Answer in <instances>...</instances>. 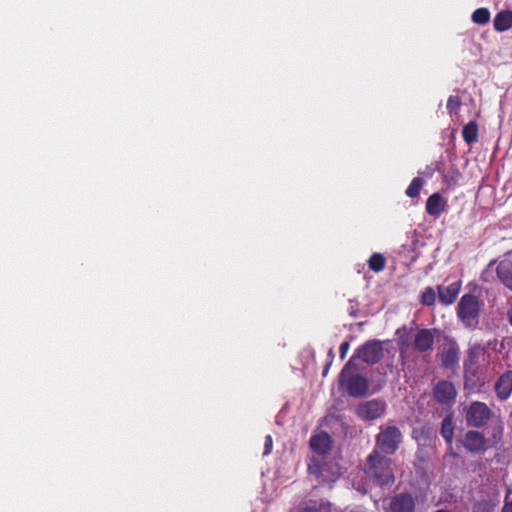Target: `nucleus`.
<instances>
[{"mask_svg": "<svg viewBox=\"0 0 512 512\" xmlns=\"http://www.w3.org/2000/svg\"><path fill=\"white\" fill-rule=\"evenodd\" d=\"M392 460L386 455H381L376 449L367 457L364 467L366 476L379 486H386L395 481Z\"/></svg>", "mask_w": 512, "mask_h": 512, "instance_id": "obj_1", "label": "nucleus"}, {"mask_svg": "<svg viewBox=\"0 0 512 512\" xmlns=\"http://www.w3.org/2000/svg\"><path fill=\"white\" fill-rule=\"evenodd\" d=\"M355 369L356 365L353 363V359H349L341 370L339 384L346 389L349 396L360 398L368 392L369 382L367 377L361 374H351V371Z\"/></svg>", "mask_w": 512, "mask_h": 512, "instance_id": "obj_2", "label": "nucleus"}, {"mask_svg": "<svg viewBox=\"0 0 512 512\" xmlns=\"http://www.w3.org/2000/svg\"><path fill=\"white\" fill-rule=\"evenodd\" d=\"M481 302L473 294H464L456 307L457 317L467 329H475L479 324Z\"/></svg>", "mask_w": 512, "mask_h": 512, "instance_id": "obj_3", "label": "nucleus"}, {"mask_svg": "<svg viewBox=\"0 0 512 512\" xmlns=\"http://www.w3.org/2000/svg\"><path fill=\"white\" fill-rule=\"evenodd\" d=\"M402 443V433L397 426H380V432L376 435L375 444L386 455L394 454Z\"/></svg>", "mask_w": 512, "mask_h": 512, "instance_id": "obj_4", "label": "nucleus"}, {"mask_svg": "<svg viewBox=\"0 0 512 512\" xmlns=\"http://www.w3.org/2000/svg\"><path fill=\"white\" fill-rule=\"evenodd\" d=\"M492 410L480 401L471 402L466 411V423L470 427L481 428L491 419Z\"/></svg>", "mask_w": 512, "mask_h": 512, "instance_id": "obj_5", "label": "nucleus"}, {"mask_svg": "<svg viewBox=\"0 0 512 512\" xmlns=\"http://www.w3.org/2000/svg\"><path fill=\"white\" fill-rule=\"evenodd\" d=\"M383 357L382 342L377 339L368 340L361 345L350 359L353 361L358 358L367 364H376Z\"/></svg>", "mask_w": 512, "mask_h": 512, "instance_id": "obj_6", "label": "nucleus"}, {"mask_svg": "<svg viewBox=\"0 0 512 512\" xmlns=\"http://www.w3.org/2000/svg\"><path fill=\"white\" fill-rule=\"evenodd\" d=\"M417 497L411 492L404 491L389 498L385 512H416Z\"/></svg>", "mask_w": 512, "mask_h": 512, "instance_id": "obj_7", "label": "nucleus"}, {"mask_svg": "<svg viewBox=\"0 0 512 512\" xmlns=\"http://www.w3.org/2000/svg\"><path fill=\"white\" fill-rule=\"evenodd\" d=\"M308 473L315 476L316 480L320 483L334 482L339 476L336 466L317 459H311L308 464Z\"/></svg>", "mask_w": 512, "mask_h": 512, "instance_id": "obj_8", "label": "nucleus"}, {"mask_svg": "<svg viewBox=\"0 0 512 512\" xmlns=\"http://www.w3.org/2000/svg\"><path fill=\"white\" fill-rule=\"evenodd\" d=\"M387 404L382 399H372L362 402L356 406V414L359 418L365 421H372L380 418L385 410Z\"/></svg>", "mask_w": 512, "mask_h": 512, "instance_id": "obj_9", "label": "nucleus"}, {"mask_svg": "<svg viewBox=\"0 0 512 512\" xmlns=\"http://www.w3.org/2000/svg\"><path fill=\"white\" fill-rule=\"evenodd\" d=\"M436 329L420 328L417 330L414 340V350L419 353H428L433 350Z\"/></svg>", "mask_w": 512, "mask_h": 512, "instance_id": "obj_10", "label": "nucleus"}, {"mask_svg": "<svg viewBox=\"0 0 512 512\" xmlns=\"http://www.w3.org/2000/svg\"><path fill=\"white\" fill-rule=\"evenodd\" d=\"M463 446L470 453H483L487 450V440L482 432L469 430L464 435Z\"/></svg>", "mask_w": 512, "mask_h": 512, "instance_id": "obj_11", "label": "nucleus"}, {"mask_svg": "<svg viewBox=\"0 0 512 512\" xmlns=\"http://www.w3.org/2000/svg\"><path fill=\"white\" fill-rule=\"evenodd\" d=\"M432 394L439 404H448L455 400L457 391L452 382L441 380L433 387Z\"/></svg>", "mask_w": 512, "mask_h": 512, "instance_id": "obj_12", "label": "nucleus"}, {"mask_svg": "<svg viewBox=\"0 0 512 512\" xmlns=\"http://www.w3.org/2000/svg\"><path fill=\"white\" fill-rule=\"evenodd\" d=\"M496 396L501 401H506L512 394V370H507L499 376L494 384Z\"/></svg>", "mask_w": 512, "mask_h": 512, "instance_id": "obj_13", "label": "nucleus"}, {"mask_svg": "<svg viewBox=\"0 0 512 512\" xmlns=\"http://www.w3.org/2000/svg\"><path fill=\"white\" fill-rule=\"evenodd\" d=\"M447 200L438 192L431 194L425 205L426 213L432 217L438 218L446 211Z\"/></svg>", "mask_w": 512, "mask_h": 512, "instance_id": "obj_14", "label": "nucleus"}, {"mask_svg": "<svg viewBox=\"0 0 512 512\" xmlns=\"http://www.w3.org/2000/svg\"><path fill=\"white\" fill-rule=\"evenodd\" d=\"M496 274L500 282L512 291V255L505 257L498 263Z\"/></svg>", "mask_w": 512, "mask_h": 512, "instance_id": "obj_15", "label": "nucleus"}, {"mask_svg": "<svg viewBox=\"0 0 512 512\" xmlns=\"http://www.w3.org/2000/svg\"><path fill=\"white\" fill-rule=\"evenodd\" d=\"M310 448L319 455H325L331 450L332 440L327 432L313 435L309 441Z\"/></svg>", "mask_w": 512, "mask_h": 512, "instance_id": "obj_16", "label": "nucleus"}, {"mask_svg": "<svg viewBox=\"0 0 512 512\" xmlns=\"http://www.w3.org/2000/svg\"><path fill=\"white\" fill-rule=\"evenodd\" d=\"M460 288H461L460 282H453V283L449 284L448 286L439 285L437 287L439 301L443 305L453 304L460 292Z\"/></svg>", "mask_w": 512, "mask_h": 512, "instance_id": "obj_17", "label": "nucleus"}, {"mask_svg": "<svg viewBox=\"0 0 512 512\" xmlns=\"http://www.w3.org/2000/svg\"><path fill=\"white\" fill-rule=\"evenodd\" d=\"M494 29L497 32H504L512 28V11L502 10L498 12L493 20Z\"/></svg>", "mask_w": 512, "mask_h": 512, "instance_id": "obj_18", "label": "nucleus"}, {"mask_svg": "<svg viewBox=\"0 0 512 512\" xmlns=\"http://www.w3.org/2000/svg\"><path fill=\"white\" fill-rule=\"evenodd\" d=\"M454 429L455 427L453 421V414L449 413L443 418L441 422L440 434L450 447L452 446L453 442Z\"/></svg>", "mask_w": 512, "mask_h": 512, "instance_id": "obj_19", "label": "nucleus"}, {"mask_svg": "<svg viewBox=\"0 0 512 512\" xmlns=\"http://www.w3.org/2000/svg\"><path fill=\"white\" fill-rule=\"evenodd\" d=\"M458 348L455 345L450 346L441 353V364L445 368H452L458 363Z\"/></svg>", "mask_w": 512, "mask_h": 512, "instance_id": "obj_20", "label": "nucleus"}, {"mask_svg": "<svg viewBox=\"0 0 512 512\" xmlns=\"http://www.w3.org/2000/svg\"><path fill=\"white\" fill-rule=\"evenodd\" d=\"M462 138L468 144L471 145L478 140V124L476 121L468 122L462 129Z\"/></svg>", "mask_w": 512, "mask_h": 512, "instance_id": "obj_21", "label": "nucleus"}, {"mask_svg": "<svg viewBox=\"0 0 512 512\" xmlns=\"http://www.w3.org/2000/svg\"><path fill=\"white\" fill-rule=\"evenodd\" d=\"M385 265L386 259L380 253H373L368 260L369 269L376 273L383 271Z\"/></svg>", "mask_w": 512, "mask_h": 512, "instance_id": "obj_22", "label": "nucleus"}, {"mask_svg": "<svg viewBox=\"0 0 512 512\" xmlns=\"http://www.w3.org/2000/svg\"><path fill=\"white\" fill-rule=\"evenodd\" d=\"M411 331L412 329H408L406 326H402L395 332L401 356L403 355V349L408 346L409 334Z\"/></svg>", "mask_w": 512, "mask_h": 512, "instance_id": "obj_23", "label": "nucleus"}, {"mask_svg": "<svg viewBox=\"0 0 512 512\" xmlns=\"http://www.w3.org/2000/svg\"><path fill=\"white\" fill-rule=\"evenodd\" d=\"M490 16V11L487 8L481 7L472 13L471 19L475 24L484 25L489 22Z\"/></svg>", "mask_w": 512, "mask_h": 512, "instance_id": "obj_24", "label": "nucleus"}, {"mask_svg": "<svg viewBox=\"0 0 512 512\" xmlns=\"http://www.w3.org/2000/svg\"><path fill=\"white\" fill-rule=\"evenodd\" d=\"M424 181L420 177H415L411 181L410 185L405 191V194L410 198H416L419 196Z\"/></svg>", "mask_w": 512, "mask_h": 512, "instance_id": "obj_25", "label": "nucleus"}, {"mask_svg": "<svg viewBox=\"0 0 512 512\" xmlns=\"http://www.w3.org/2000/svg\"><path fill=\"white\" fill-rule=\"evenodd\" d=\"M436 302V292L432 287H426L420 296V303L425 306H432Z\"/></svg>", "mask_w": 512, "mask_h": 512, "instance_id": "obj_26", "label": "nucleus"}, {"mask_svg": "<svg viewBox=\"0 0 512 512\" xmlns=\"http://www.w3.org/2000/svg\"><path fill=\"white\" fill-rule=\"evenodd\" d=\"M461 105L462 102L460 97L451 95L447 100L446 108L450 115H456L459 112Z\"/></svg>", "mask_w": 512, "mask_h": 512, "instance_id": "obj_27", "label": "nucleus"}, {"mask_svg": "<svg viewBox=\"0 0 512 512\" xmlns=\"http://www.w3.org/2000/svg\"><path fill=\"white\" fill-rule=\"evenodd\" d=\"M303 512H331L330 505L328 504H313L303 509Z\"/></svg>", "mask_w": 512, "mask_h": 512, "instance_id": "obj_28", "label": "nucleus"}, {"mask_svg": "<svg viewBox=\"0 0 512 512\" xmlns=\"http://www.w3.org/2000/svg\"><path fill=\"white\" fill-rule=\"evenodd\" d=\"M272 449H273L272 437L270 435H267L265 437V444H264V452H263V454L264 455L270 454L272 452Z\"/></svg>", "mask_w": 512, "mask_h": 512, "instance_id": "obj_29", "label": "nucleus"}, {"mask_svg": "<svg viewBox=\"0 0 512 512\" xmlns=\"http://www.w3.org/2000/svg\"><path fill=\"white\" fill-rule=\"evenodd\" d=\"M349 347H350V345H349V342H347V341H344L340 344L339 353H340V358L342 360L346 357Z\"/></svg>", "mask_w": 512, "mask_h": 512, "instance_id": "obj_30", "label": "nucleus"}, {"mask_svg": "<svg viewBox=\"0 0 512 512\" xmlns=\"http://www.w3.org/2000/svg\"><path fill=\"white\" fill-rule=\"evenodd\" d=\"M501 512H512V500L505 499Z\"/></svg>", "mask_w": 512, "mask_h": 512, "instance_id": "obj_31", "label": "nucleus"}, {"mask_svg": "<svg viewBox=\"0 0 512 512\" xmlns=\"http://www.w3.org/2000/svg\"><path fill=\"white\" fill-rule=\"evenodd\" d=\"M506 315L509 324L512 326V306L507 310Z\"/></svg>", "mask_w": 512, "mask_h": 512, "instance_id": "obj_32", "label": "nucleus"}, {"mask_svg": "<svg viewBox=\"0 0 512 512\" xmlns=\"http://www.w3.org/2000/svg\"><path fill=\"white\" fill-rule=\"evenodd\" d=\"M331 365H332V362H331V361H328V362H327V364H326V365H325V367H324V370H323V376H326V375H327V373H328V371H329V369H330Z\"/></svg>", "mask_w": 512, "mask_h": 512, "instance_id": "obj_33", "label": "nucleus"}, {"mask_svg": "<svg viewBox=\"0 0 512 512\" xmlns=\"http://www.w3.org/2000/svg\"><path fill=\"white\" fill-rule=\"evenodd\" d=\"M328 358H329V361L333 362V359H334V351H333V348H330L329 351H328Z\"/></svg>", "mask_w": 512, "mask_h": 512, "instance_id": "obj_34", "label": "nucleus"}, {"mask_svg": "<svg viewBox=\"0 0 512 512\" xmlns=\"http://www.w3.org/2000/svg\"><path fill=\"white\" fill-rule=\"evenodd\" d=\"M434 512H450V511H448L446 509H438V510H435Z\"/></svg>", "mask_w": 512, "mask_h": 512, "instance_id": "obj_35", "label": "nucleus"}]
</instances>
